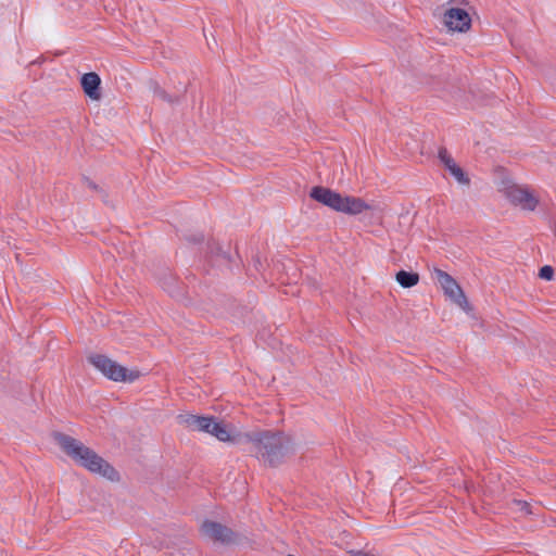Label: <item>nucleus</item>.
<instances>
[{"label": "nucleus", "mask_w": 556, "mask_h": 556, "mask_svg": "<svg viewBox=\"0 0 556 556\" xmlns=\"http://www.w3.org/2000/svg\"><path fill=\"white\" fill-rule=\"evenodd\" d=\"M54 440L67 456L90 472L98 473L111 481L119 480L118 472L104 458L80 441L64 433H55Z\"/></svg>", "instance_id": "f257e3e1"}, {"label": "nucleus", "mask_w": 556, "mask_h": 556, "mask_svg": "<svg viewBox=\"0 0 556 556\" xmlns=\"http://www.w3.org/2000/svg\"><path fill=\"white\" fill-rule=\"evenodd\" d=\"M243 439L253 444L257 455L269 466L278 465L293 450L290 437L279 431H252Z\"/></svg>", "instance_id": "f03ea898"}, {"label": "nucleus", "mask_w": 556, "mask_h": 556, "mask_svg": "<svg viewBox=\"0 0 556 556\" xmlns=\"http://www.w3.org/2000/svg\"><path fill=\"white\" fill-rule=\"evenodd\" d=\"M309 197L337 211L344 214L350 215H357L363 213L364 211L371 210V205L367 204L363 199L356 198V197H343L342 194L325 187H314L311 192Z\"/></svg>", "instance_id": "7ed1b4c3"}, {"label": "nucleus", "mask_w": 556, "mask_h": 556, "mask_svg": "<svg viewBox=\"0 0 556 556\" xmlns=\"http://www.w3.org/2000/svg\"><path fill=\"white\" fill-rule=\"evenodd\" d=\"M178 422L191 431H203L216 437L219 441H232L228 426L214 417L184 414L178 416Z\"/></svg>", "instance_id": "20e7f679"}, {"label": "nucleus", "mask_w": 556, "mask_h": 556, "mask_svg": "<svg viewBox=\"0 0 556 556\" xmlns=\"http://www.w3.org/2000/svg\"><path fill=\"white\" fill-rule=\"evenodd\" d=\"M87 361L104 377L116 382H132L140 377L138 370H128L106 355L91 353Z\"/></svg>", "instance_id": "39448f33"}, {"label": "nucleus", "mask_w": 556, "mask_h": 556, "mask_svg": "<svg viewBox=\"0 0 556 556\" xmlns=\"http://www.w3.org/2000/svg\"><path fill=\"white\" fill-rule=\"evenodd\" d=\"M500 192L509 203L526 211H534L539 204V199L530 188L509 180L502 181Z\"/></svg>", "instance_id": "423d86ee"}, {"label": "nucleus", "mask_w": 556, "mask_h": 556, "mask_svg": "<svg viewBox=\"0 0 556 556\" xmlns=\"http://www.w3.org/2000/svg\"><path fill=\"white\" fill-rule=\"evenodd\" d=\"M434 277L444 291V294L464 311H470L469 302L456 280L446 271L434 269Z\"/></svg>", "instance_id": "0eeeda50"}, {"label": "nucleus", "mask_w": 556, "mask_h": 556, "mask_svg": "<svg viewBox=\"0 0 556 556\" xmlns=\"http://www.w3.org/2000/svg\"><path fill=\"white\" fill-rule=\"evenodd\" d=\"M445 26L453 31H467L471 26L469 14L458 8L448 9L444 14Z\"/></svg>", "instance_id": "6e6552de"}, {"label": "nucleus", "mask_w": 556, "mask_h": 556, "mask_svg": "<svg viewBox=\"0 0 556 556\" xmlns=\"http://www.w3.org/2000/svg\"><path fill=\"white\" fill-rule=\"evenodd\" d=\"M201 532L214 542L230 543L235 539L233 532L229 528L210 520L202 523Z\"/></svg>", "instance_id": "1a4fd4ad"}, {"label": "nucleus", "mask_w": 556, "mask_h": 556, "mask_svg": "<svg viewBox=\"0 0 556 556\" xmlns=\"http://www.w3.org/2000/svg\"><path fill=\"white\" fill-rule=\"evenodd\" d=\"M439 159L444 164L445 168L454 176V178L462 185H469L470 180L464 173L463 168L456 164L454 159L445 148L439 150Z\"/></svg>", "instance_id": "9d476101"}, {"label": "nucleus", "mask_w": 556, "mask_h": 556, "mask_svg": "<svg viewBox=\"0 0 556 556\" xmlns=\"http://www.w3.org/2000/svg\"><path fill=\"white\" fill-rule=\"evenodd\" d=\"M100 84H101V78L94 72L84 74L80 79V85H81L84 92L91 100H100V98H101Z\"/></svg>", "instance_id": "9b49d317"}, {"label": "nucleus", "mask_w": 556, "mask_h": 556, "mask_svg": "<svg viewBox=\"0 0 556 556\" xmlns=\"http://www.w3.org/2000/svg\"><path fill=\"white\" fill-rule=\"evenodd\" d=\"M395 279L403 288H412L418 283L419 275L413 271L400 270Z\"/></svg>", "instance_id": "f8f14e48"}, {"label": "nucleus", "mask_w": 556, "mask_h": 556, "mask_svg": "<svg viewBox=\"0 0 556 556\" xmlns=\"http://www.w3.org/2000/svg\"><path fill=\"white\" fill-rule=\"evenodd\" d=\"M514 505L516 506V509L520 511L523 515L531 514L530 504L526 501L521 500H515Z\"/></svg>", "instance_id": "ddd939ff"}, {"label": "nucleus", "mask_w": 556, "mask_h": 556, "mask_svg": "<svg viewBox=\"0 0 556 556\" xmlns=\"http://www.w3.org/2000/svg\"><path fill=\"white\" fill-rule=\"evenodd\" d=\"M539 277L544 280H552L554 277V269L549 265L543 266L539 271Z\"/></svg>", "instance_id": "4468645a"}, {"label": "nucleus", "mask_w": 556, "mask_h": 556, "mask_svg": "<svg viewBox=\"0 0 556 556\" xmlns=\"http://www.w3.org/2000/svg\"><path fill=\"white\" fill-rule=\"evenodd\" d=\"M89 188L96 189V185L92 182H88Z\"/></svg>", "instance_id": "2eb2a0df"}]
</instances>
